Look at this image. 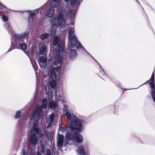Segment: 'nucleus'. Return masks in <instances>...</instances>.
I'll return each instance as SVG.
<instances>
[{"label": "nucleus", "instance_id": "b1692460", "mask_svg": "<svg viewBox=\"0 0 155 155\" xmlns=\"http://www.w3.org/2000/svg\"><path fill=\"white\" fill-rule=\"evenodd\" d=\"M19 47L22 50H25L27 48V45L24 44H21L19 45Z\"/></svg>", "mask_w": 155, "mask_h": 155}, {"label": "nucleus", "instance_id": "9b49d317", "mask_svg": "<svg viewBox=\"0 0 155 155\" xmlns=\"http://www.w3.org/2000/svg\"><path fill=\"white\" fill-rule=\"evenodd\" d=\"M40 61L39 64L40 67L42 69H45L47 66V63L46 58L44 56L39 57Z\"/></svg>", "mask_w": 155, "mask_h": 155}, {"label": "nucleus", "instance_id": "c756f323", "mask_svg": "<svg viewBox=\"0 0 155 155\" xmlns=\"http://www.w3.org/2000/svg\"><path fill=\"white\" fill-rule=\"evenodd\" d=\"M59 130L61 131V132H64L65 131V128L61 126L60 127Z\"/></svg>", "mask_w": 155, "mask_h": 155}, {"label": "nucleus", "instance_id": "a878e982", "mask_svg": "<svg viewBox=\"0 0 155 155\" xmlns=\"http://www.w3.org/2000/svg\"><path fill=\"white\" fill-rule=\"evenodd\" d=\"M8 31L9 33L10 34H12L13 33V28L12 26H9L8 28Z\"/></svg>", "mask_w": 155, "mask_h": 155}, {"label": "nucleus", "instance_id": "9d476101", "mask_svg": "<svg viewBox=\"0 0 155 155\" xmlns=\"http://www.w3.org/2000/svg\"><path fill=\"white\" fill-rule=\"evenodd\" d=\"M45 146L41 144V148L40 150L39 149H38V155H51V151L50 149H48L47 150L46 153H45Z\"/></svg>", "mask_w": 155, "mask_h": 155}, {"label": "nucleus", "instance_id": "473e14b6", "mask_svg": "<svg viewBox=\"0 0 155 155\" xmlns=\"http://www.w3.org/2000/svg\"><path fill=\"white\" fill-rule=\"evenodd\" d=\"M80 2H79V3L78 4V6L79 5V4H80Z\"/></svg>", "mask_w": 155, "mask_h": 155}, {"label": "nucleus", "instance_id": "20e7f679", "mask_svg": "<svg viewBox=\"0 0 155 155\" xmlns=\"http://www.w3.org/2000/svg\"><path fill=\"white\" fill-rule=\"evenodd\" d=\"M53 65L50 66L48 70L49 85L51 88H54L56 86V80L57 79L56 71L58 72L61 70V58L59 56H56L54 60Z\"/></svg>", "mask_w": 155, "mask_h": 155}, {"label": "nucleus", "instance_id": "393cba45", "mask_svg": "<svg viewBox=\"0 0 155 155\" xmlns=\"http://www.w3.org/2000/svg\"><path fill=\"white\" fill-rule=\"evenodd\" d=\"M49 135V133L48 131L46 128L44 130V136L47 137H48Z\"/></svg>", "mask_w": 155, "mask_h": 155}, {"label": "nucleus", "instance_id": "c9c22d12", "mask_svg": "<svg viewBox=\"0 0 155 155\" xmlns=\"http://www.w3.org/2000/svg\"><path fill=\"white\" fill-rule=\"evenodd\" d=\"M98 64V65H99V66H100V65H99V64Z\"/></svg>", "mask_w": 155, "mask_h": 155}, {"label": "nucleus", "instance_id": "0eeeda50", "mask_svg": "<svg viewBox=\"0 0 155 155\" xmlns=\"http://www.w3.org/2000/svg\"><path fill=\"white\" fill-rule=\"evenodd\" d=\"M53 46H55L57 48L55 49L56 54L55 55L54 59L56 56H59L61 57L62 60V57L59 54L58 55V54H59V52L62 51L63 50L64 43L63 41L59 39V37L55 35L53 37Z\"/></svg>", "mask_w": 155, "mask_h": 155}, {"label": "nucleus", "instance_id": "4468645a", "mask_svg": "<svg viewBox=\"0 0 155 155\" xmlns=\"http://www.w3.org/2000/svg\"><path fill=\"white\" fill-rule=\"evenodd\" d=\"M39 48L40 54L41 55H43L46 50L47 47L46 45L43 42H41L39 43Z\"/></svg>", "mask_w": 155, "mask_h": 155}, {"label": "nucleus", "instance_id": "7c9ffc66", "mask_svg": "<svg viewBox=\"0 0 155 155\" xmlns=\"http://www.w3.org/2000/svg\"><path fill=\"white\" fill-rule=\"evenodd\" d=\"M2 8L0 7V15H2L1 14V12L2 11Z\"/></svg>", "mask_w": 155, "mask_h": 155}, {"label": "nucleus", "instance_id": "f704fd0d", "mask_svg": "<svg viewBox=\"0 0 155 155\" xmlns=\"http://www.w3.org/2000/svg\"><path fill=\"white\" fill-rule=\"evenodd\" d=\"M98 64V65H99V66H100V65H99V64Z\"/></svg>", "mask_w": 155, "mask_h": 155}, {"label": "nucleus", "instance_id": "1a4fd4ad", "mask_svg": "<svg viewBox=\"0 0 155 155\" xmlns=\"http://www.w3.org/2000/svg\"><path fill=\"white\" fill-rule=\"evenodd\" d=\"M59 2V0H51L50 3L51 8L49 9L46 13L47 16L49 17H52L54 14V9L52 8L55 7L58 5Z\"/></svg>", "mask_w": 155, "mask_h": 155}, {"label": "nucleus", "instance_id": "2f4dec72", "mask_svg": "<svg viewBox=\"0 0 155 155\" xmlns=\"http://www.w3.org/2000/svg\"><path fill=\"white\" fill-rule=\"evenodd\" d=\"M92 58H93L94 59V60H95V61L96 62H97V61H96V60H95V59H94V58L92 57Z\"/></svg>", "mask_w": 155, "mask_h": 155}, {"label": "nucleus", "instance_id": "f257e3e1", "mask_svg": "<svg viewBox=\"0 0 155 155\" xmlns=\"http://www.w3.org/2000/svg\"><path fill=\"white\" fill-rule=\"evenodd\" d=\"M47 104V99H44L42 101L41 105H37L30 117L31 120H34L35 121L31 129V134L30 136L31 142L35 144H36L37 140V136L36 134L39 133L40 131V129L38 128L39 120L43 115Z\"/></svg>", "mask_w": 155, "mask_h": 155}, {"label": "nucleus", "instance_id": "6e6552de", "mask_svg": "<svg viewBox=\"0 0 155 155\" xmlns=\"http://www.w3.org/2000/svg\"><path fill=\"white\" fill-rule=\"evenodd\" d=\"M29 133H30V134L29 135V141L30 142V143L32 145V150H31V153H29V154L27 153H26L25 152V150L24 148H22L21 150V153L22 155H34L35 154V149L36 145L37 144V142L38 141V137L39 134V133L38 134H36L37 136V140L36 142V144H34L32 143L30 140V136L31 135V130H29Z\"/></svg>", "mask_w": 155, "mask_h": 155}, {"label": "nucleus", "instance_id": "6ab92c4d", "mask_svg": "<svg viewBox=\"0 0 155 155\" xmlns=\"http://www.w3.org/2000/svg\"><path fill=\"white\" fill-rule=\"evenodd\" d=\"M149 84L150 85V87L151 88V92L155 91L154 81H149Z\"/></svg>", "mask_w": 155, "mask_h": 155}, {"label": "nucleus", "instance_id": "e433bc0d", "mask_svg": "<svg viewBox=\"0 0 155 155\" xmlns=\"http://www.w3.org/2000/svg\"><path fill=\"white\" fill-rule=\"evenodd\" d=\"M129 89H127V90H129ZM126 90H127V89H126Z\"/></svg>", "mask_w": 155, "mask_h": 155}, {"label": "nucleus", "instance_id": "bb28decb", "mask_svg": "<svg viewBox=\"0 0 155 155\" xmlns=\"http://www.w3.org/2000/svg\"><path fill=\"white\" fill-rule=\"evenodd\" d=\"M2 19L5 22V21H8V18L7 16H6L5 15H2Z\"/></svg>", "mask_w": 155, "mask_h": 155}, {"label": "nucleus", "instance_id": "f03ea898", "mask_svg": "<svg viewBox=\"0 0 155 155\" xmlns=\"http://www.w3.org/2000/svg\"><path fill=\"white\" fill-rule=\"evenodd\" d=\"M70 28L68 30V46L70 49V56L71 58H73L74 57L77 56V52L74 49H71V48H75L78 50H82L85 51L86 53L91 55L86 51V50L78 41V39L75 35L74 29V25H73L70 24Z\"/></svg>", "mask_w": 155, "mask_h": 155}, {"label": "nucleus", "instance_id": "2eb2a0df", "mask_svg": "<svg viewBox=\"0 0 155 155\" xmlns=\"http://www.w3.org/2000/svg\"><path fill=\"white\" fill-rule=\"evenodd\" d=\"M54 115L53 113H52L50 116L49 120L50 122H47L45 124V126L47 129H48L51 126V123L54 120Z\"/></svg>", "mask_w": 155, "mask_h": 155}, {"label": "nucleus", "instance_id": "5701e85b", "mask_svg": "<svg viewBox=\"0 0 155 155\" xmlns=\"http://www.w3.org/2000/svg\"><path fill=\"white\" fill-rule=\"evenodd\" d=\"M100 68H101V70L100 71V73H101V74L103 76H104L105 78H108V76L105 73V71L103 70V69L100 66Z\"/></svg>", "mask_w": 155, "mask_h": 155}, {"label": "nucleus", "instance_id": "c85d7f7f", "mask_svg": "<svg viewBox=\"0 0 155 155\" xmlns=\"http://www.w3.org/2000/svg\"><path fill=\"white\" fill-rule=\"evenodd\" d=\"M149 81H154V71L153 72L151 76Z\"/></svg>", "mask_w": 155, "mask_h": 155}, {"label": "nucleus", "instance_id": "423d86ee", "mask_svg": "<svg viewBox=\"0 0 155 155\" xmlns=\"http://www.w3.org/2000/svg\"><path fill=\"white\" fill-rule=\"evenodd\" d=\"M84 121V120L78 118L74 119L70 122L68 130L74 131L75 130L78 131H80L83 128Z\"/></svg>", "mask_w": 155, "mask_h": 155}, {"label": "nucleus", "instance_id": "aec40b11", "mask_svg": "<svg viewBox=\"0 0 155 155\" xmlns=\"http://www.w3.org/2000/svg\"><path fill=\"white\" fill-rule=\"evenodd\" d=\"M66 2H68L69 0H64ZM77 0H70V2L72 6L74 7L76 5V1Z\"/></svg>", "mask_w": 155, "mask_h": 155}, {"label": "nucleus", "instance_id": "4be33fe9", "mask_svg": "<svg viewBox=\"0 0 155 155\" xmlns=\"http://www.w3.org/2000/svg\"><path fill=\"white\" fill-rule=\"evenodd\" d=\"M21 112L20 110H19L17 111L15 116V119L19 118L21 116Z\"/></svg>", "mask_w": 155, "mask_h": 155}, {"label": "nucleus", "instance_id": "7ed1b4c3", "mask_svg": "<svg viewBox=\"0 0 155 155\" xmlns=\"http://www.w3.org/2000/svg\"><path fill=\"white\" fill-rule=\"evenodd\" d=\"M63 135L59 134L57 136V147H61L63 145V143L65 145L68 143V140L70 139L74 140L78 143H81L83 140L82 136L78 134L75 131L68 130L65 135V138L64 140Z\"/></svg>", "mask_w": 155, "mask_h": 155}, {"label": "nucleus", "instance_id": "ddd939ff", "mask_svg": "<svg viewBox=\"0 0 155 155\" xmlns=\"http://www.w3.org/2000/svg\"><path fill=\"white\" fill-rule=\"evenodd\" d=\"M37 17L35 12H30L29 16L28 19L29 25H31V23L36 21Z\"/></svg>", "mask_w": 155, "mask_h": 155}, {"label": "nucleus", "instance_id": "a211bd4d", "mask_svg": "<svg viewBox=\"0 0 155 155\" xmlns=\"http://www.w3.org/2000/svg\"><path fill=\"white\" fill-rule=\"evenodd\" d=\"M65 115L68 120L71 119L72 116L73 115L72 111L70 110H67L65 113Z\"/></svg>", "mask_w": 155, "mask_h": 155}, {"label": "nucleus", "instance_id": "f8f14e48", "mask_svg": "<svg viewBox=\"0 0 155 155\" xmlns=\"http://www.w3.org/2000/svg\"><path fill=\"white\" fill-rule=\"evenodd\" d=\"M29 31H24L21 34H15V37L16 39L19 40H22L28 37V35L29 34Z\"/></svg>", "mask_w": 155, "mask_h": 155}, {"label": "nucleus", "instance_id": "72a5a7b5", "mask_svg": "<svg viewBox=\"0 0 155 155\" xmlns=\"http://www.w3.org/2000/svg\"><path fill=\"white\" fill-rule=\"evenodd\" d=\"M98 64V65H99V66H100V65H99V64Z\"/></svg>", "mask_w": 155, "mask_h": 155}, {"label": "nucleus", "instance_id": "cd10ccee", "mask_svg": "<svg viewBox=\"0 0 155 155\" xmlns=\"http://www.w3.org/2000/svg\"><path fill=\"white\" fill-rule=\"evenodd\" d=\"M151 95L153 101L155 103V91L152 92Z\"/></svg>", "mask_w": 155, "mask_h": 155}, {"label": "nucleus", "instance_id": "f3484780", "mask_svg": "<svg viewBox=\"0 0 155 155\" xmlns=\"http://www.w3.org/2000/svg\"><path fill=\"white\" fill-rule=\"evenodd\" d=\"M57 105V102L54 101H50L48 102V106L49 108L55 109Z\"/></svg>", "mask_w": 155, "mask_h": 155}, {"label": "nucleus", "instance_id": "39448f33", "mask_svg": "<svg viewBox=\"0 0 155 155\" xmlns=\"http://www.w3.org/2000/svg\"><path fill=\"white\" fill-rule=\"evenodd\" d=\"M61 9L58 15L54 20L55 25L59 26L61 31H64L69 27V23H67L64 19V17L68 13L69 7L67 3L61 6Z\"/></svg>", "mask_w": 155, "mask_h": 155}, {"label": "nucleus", "instance_id": "dca6fc26", "mask_svg": "<svg viewBox=\"0 0 155 155\" xmlns=\"http://www.w3.org/2000/svg\"><path fill=\"white\" fill-rule=\"evenodd\" d=\"M76 152L78 155H86L84 147L83 146L78 147Z\"/></svg>", "mask_w": 155, "mask_h": 155}, {"label": "nucleus", "instance_id": "412c9836", "mask_svg": "<svg viewBox=\"0 0 155 155\" xmlns=\"http://www.w3.org/2000/svg\"><path fill=\"white\" fill-rule=\"evenodd\" d=\"M49 34L48 33H44L41 35V39L43 40L48 38L49 36Z\"/></svg>", "mask_w": 155, "mask_h": 155}]
</instances>
